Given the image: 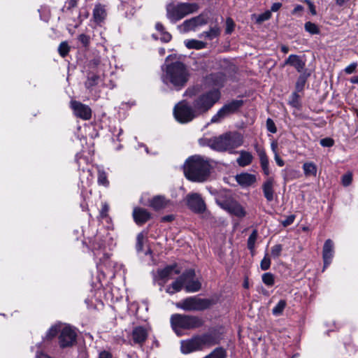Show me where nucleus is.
Here are the masks:
<instances>
[{"instance_id": "obj_57", "label": "nucleus", "mask_w": 358, "mask_h": 358, "mask_svg": "<svg viewBox=\"0 0 358 358\" xmlns=\"http://www.w3.org/2000/svg\"><path fill=\"white\" fill-rule=\"evenodd\" d=\"M274 159H275L276 164L279 166H283L285 165L284 161L279 157L278 153H275V155H274Z\"/></svg>"}, {"instance_id": "obj_62", "label": "nucleus", "mask_w": 358, "mask_h": 358, "mask_svg": "<svg viewBox=\"0 0 358 358\" xmlns=\"http://www.w3.org/2000/svg\"><path fill=\"white\" fill-rule=\"evenodd\" d=\"M303 10V7L302 6L297 5V6H295V8L292 10V13L293 15H295V14H296L299 12H301Z\"/></svg>"}, {"instance_id": "obj_44", "label": "nucleus", "mask_w": 358, "mask_h": 358, "mask_svg": "<svg viewBox=\"0 0 358 358\" xmlns=\"http://www.w3.org/2000/svg\"><path fill=\"white\" fill-rule=\"evenodd\" d=\"M282 250V247L281 245H280V244L275 245L274 246H273L271 248V256L273 258H278L280 255Z\"/></svg>"}, {"instance_id": "obj_7", "label": "nucleus", "mask_w": 358, "mask_h": 358, "mask_svg": "<svg viewBox=\"0 0 358 358\" xmlns=\"http://www.w3.org/2000/svg\"><path fill=\"white\" fill-rule=\"evenodd\" d=\"M203 320L196 316L174 314L171 317V324L176 332L178 329H196L203 325Z\"/></svg>"}, {"instance_id": "obj_29", "label": "nucleus", "mask_w": 358, "mask_h": 358, "mask_svg": "<svg viewBox=\"0 0 358 358\" xmlns=\"http://www.w3.org/2000/svg\"><path fill=\"white\" fill-rule=\"evenodd\" d=\"M303 173L306 177L314 176L317 175V166L313 162H306L302 166Z\"/></svg>"}, {"instance_id": "obj_63", "label": "nucleus", "mask_w": 358, "mask_h": 358, "mask_svg": "<svg viewBox=\"0 0 358 358\" xmlns=\"http://www.w3.org/2000/svg\"><path fill=\"white\" fill-rule=\"evenodd\" d=\"M155 28L157 31H159L160 33H162L163 31H165V29L163 26V24L160 22H157L155 24Z\"/></svg>"}, {"instance_id": "obj_40", "label": "nucleus", "mask_w": 358, "mask_h": 358, "mask_svg": "<svg viewBox=\"0 0 358 358\" xmlns=\"http://www.w3.org/2000/svg\"><path fill=\"white\" fill-rule=\"evenodd\" d=\"M145 236L143 233H140L137 236L136 250L138 252L143 251V244L145 241Z\"/></svg>"}, {"instance_id": "obj_13", "label": "nucleus", "mask_w": 358, "mask_h": 358, "mask_svg": "<svg viewBox=\"0 0 358 358\" xmlns=\"http://www.w3.org/2000/svg\"><path fill=\"white\" fill-rule=\"evenodd\" d=\"M207 23V20L203 15H199L185 20L178 27L180 32L186 33L190 31H194L196 28Z\"/></svg>"}, {"instance_id": "obj_60", "label": "nucleus", "mask_w": 358, "mask_h": 358, "mask_svg": "<svg viewBox=\"0 0 358 358\" xmlns=\"http://www.w3.org/2000/svg\"><path fill=\"white\" fill-rule=\"evenodd\" d=\"M98 358H112V355L108 352L102 351L99 353Z\"/></svg>"}, {"instance_id": "obj_22", "label": "nucleus", "mask_w": 358, "mask_h": 358, "mask_svg": "<svg viewBox=\"0 0 358 358\" xmlns=\"http://www.w3.org/2000/svg\"><path fill=\"white\" fill-rule=\"evenodd\" d=\"M237 182L243 187H248L256 182V176L248 173H242L236 176Z\"/></svg>"}, {"instance_id": "obj_51", "label": "nucleus", "mask_w": 358, "mask_h": 358, "mask_svg": "<svg viewBox=\"0 0 358 358\" xmlns=\"http://www.w3.org/2000/svg\"><path fill=\"white\" fill-rule=\"evenodd\" d=\"M78 0H66L64 7L68 10H71L77 6Z\"/></svg>"}, {"instance_id": "obj_52", "label": "nucleus", "mask_w": 358, "mask_h": 358, "mask_svg": "<svg viewBox=\"0 0 358 358\" xmlns=\"http://www.w3.org/2000/svg\"><path fill=\"white\" fill-rule=\"evenodd\" d=\"M320 144L324 147H331L334 145V141L329 138H323L320 141Z\"/></svg>"}, {"instance_id": "obj_25", "label": "nucleus", "mask_w": 358, "mask_h": 358, "mask_svg": "<svg viewBox=\"0 0 358 358\" xmlns=\"http://www.w3.org/2000/svg\"><path fill=\"white\" fill-rule=\"evenodd\" d=\"M169 200L163 196H155L150 201V206L158 210L167 207L169 205Z\"/></svg>"}, {"instance_id": "obj_45", "label": "nucleus", "mask_w": 358, "mask_h": 358, "mask_svg": "<svg viewBox=\"0 0 358 358\" xmlns=\"http://www.w3.org/2000/svg\"><path fill=\"white\" fill-rule=\"evenodd\" d=\"M352 174L351 173H348L342 176L341 182L343 186H349L352 183Z\"/></svg>"}, {"instance_id": "obj_58", "label": "nucleus", "mask_w": 358, "mask_h": 358, "mask_svg": "<svg viewBox=\"0 0 358 358\" xmlns=\"http://www.w3.org/2000/svg\"><path fill=\"white\" fill-rule=\"evenodd\" d=\"M282 6V3L280 2L273 3L271 7V12L278 11Z\"/></svg>"}, {"instance_id": "obj_20", "label": "nucleus", "mask_w": 358, "mask_h": 358, "mask_svg": "<svg viewBox=\"0 0 358 358\" xmlns=\"http://www.w3.org/2000/svg\"><path fill=\"white\" fill-rule=\"evenodd\" d=\"M148 331L147 328L138 326L134 328L131 333V336L134 343L137 344L143 343L147 339Z\"/></svg>"}, {"instance_id": "obj_14", "label": "nucleus", "mask_w": 358, "mask_h": 358, "mask_svg": "<svg viewBox=\"0 0 358 358\" xmlns=\"http://www.w3.org/2000/svg\"><path fill=\"white\" fill-rule=\"evenodd\" d=\"M188 207L194 212L201 213L206 210V204L201 195L197 193L189 194L186 196Z\"/></svg>"}, {"instance_id": "obj_35", "label": "nucleus", "mask_w": 358, "mask_h": 358, "mask_svg": "<svg viewBox=\"0 0 358 358\" xmlns=\"http://www.w3.org/2000/svg\"><path fill=\"white\" fill-rule=\"evenodd\" d=\"M305 30L310 34H318L320 33V29L317 24L311 22H307L304 25Z\"/></svg>"}, {"instance_id": "obj_1", "label": "nucleus", "mask_w": 358, "mask_h": 358, "mask_svg": "<svg viewBox=\"0 0 358 358\" xmlns=\"http://www.w3.org/2000/svg\"><path fill=\"white\" fill-rule=\"evenodd\" d=\"M171 57L172 56L170 55L166 59L162 80L164 84L171 85L176 89L180 90L187 83L189 79V72L185 64L180 62L176 61L169 64Z\"/></svg>"}, {"instance_id": "obj_33", "label": "nucleus", "mask_w": 358, "mask_h": 358, "mask_svg": "<svg viewBox=\"0 0 358 358\" xmlns=\"http://www.w3.org/2000/svg\"><path fill=\"white\" fill-rule=\"evenodd\" d=\"M287 306V302L284 299H281L278 301V303L273 307L272 309V313L275 316H280L282 314L285 307Z\"/></svg>"}, {"instance_id": "obj_34", "label": "nucleus", "mask_w": 358, "mask_h": 358, "mask_svg": "<svg viewBox=\"0 0 358 358\" xmlns=\"http://www.w3.org/2000/svg\"><path fill=\"white\" fill-rule=\"evenodd\" d=\"M226 356L227 352L225 350L222 348H217L204 358H225Z\"/></svg>"}, {"instance_id": "obj_55", "label": "nucleus", "mask_w": 358, "mask_h": 358, "mask_svg": "<svg viewBox=\"0 0 358 358\" xmlns=\"http://www.w3.org/2000/svg\"><path fill=\"white\" fill-rule=\"evenodd\" d=\"M304 2L308 4L311 14L315 15L317 12L314 4L310 0H304Z\"/></svg>"}, {"instance_id": "obj_54", "label": "nucleus", "mask_w": 358, "mask_h": 358, "mask_svg": "<svg viewBox=\"0 0 358 358\" xmlns=\"http://www.w3.org/2000/svg\"><path fill=\"white\" fill-rule=\"evenodd\" d=\"M161 35H162L161 40L164 42H166V43L169 42L171 39V35L166 31L161 33Z\"/></svg>"}, {"instance_id": "obj_28", "label": "nucleus", "mask_w": 358, "mask_h": 358, "mask_svg": "<svg viewBox=\"0 0 358 358\" xmlns=\"http://www.w3.org/2000/svg\"><path fill=\"white\" fill-rule=\"evenodd\" d=\"M220 28L215 25L210 28L208 31L201 33L199 36L201 38L208 39L209 41L213 40L217 38L220 34Z\"/></svg>"}, {"instance_id": "obj_6", "label": "nucleus", "mask_w": 358, "mask_h": 358, "mask_svg": "<svg viewBox=\"0 0 358 358\" xmlns=\"http://www.w3.org/2000/svg\"><path fill=\"white\" fill-rule=\"evenodd\" d=\"M220 92L218 90H211L196 96L192 102L198 116L206 113L220 99Z\"/></svg>"}, {"instance_id": "obj_37", "label": "nucleus", "mask_w": 358, "mask_h": 358, "mask_svg": "<svg viewBox=\"0 0 358 358\" xmlns=\"http://www.w3.org/2000/svg\"><path fill=\"white\" fill-rule=\"evenodd\" d=\"M98 183L100 185L108 186V181L106 172L102 169L98 170Z\"/></svg>"}, {"instance_id": "obj_53", "label": "nucleus", "mask_w": 358, "mask_h": 358, "mask_svg": "<svg viewBox=\"0 0 358 358\" xmlns=\"http://www.w3.org/2000/svg\"><path fill=\"white\" fill-rule=\"evenodd\" d=\"M109 210V206L107 203H103L102 204V208H101V212H100V215L102 218L105 217L107 216V213Z\"/></svg>"}, {"instance_id": "obj_26", "label": "nucleus", "mask_w": 358, "mask_h": 358, "mask_svg": "<svg viewBox=\"0 0 358 358\" xmlns=\"http://www.w3.org/2000/svg\"><path fill=\"white\" fill-rule=\"evenodd\" d=\"M263 192L265 198L268 201H271L273 199V179L269 178L263 184Z\"/></svg>"}, {"instance_id": "obj_15", "label": "nucleus", "mask_w": 358, "mask_h": 358, "mask_svg": "<svg viewBox=\"0 0 358 358\" xmlns=\"http://www.w3.org/2000/svg\"><path fill=\"white\" fill-rule=\"evenodd\" d=\"M71 107L76 116L85 120L91 118L92 110L88 106L76 101H72Z\"/></svg>"}, {"instance_id": "obj_10", "label": "nucleus", "mask_w": 358, "mask_h": 358, "mask_svg": "<svg viewBox=\"0 0 358 358\" xmlns=\"http://www.w3.org/2000/svg\"><path fill=\"white\" fill-rule=\"evenodd\" d=\"M173 114L180 123H187L198 117L193 106H189L186 101L178 103L174 108Z\"/></svg>"}, {"instance_id": "obj_61", "label": "nucleus", "mask_w": 358, "mask_h": 358, "mask_svg": "<svg viewBox=\"0 0 358 358\" xmlns=\"http://www.w3.org/2000/svg\"><path fill=\"white\" fill-rule=\"evenodd\" d=\"M271 148L274 155H275V153H278V143L276 141H273L271 143Z\"/></svg>"}, {"instance_id": "obj_4", "label": "nucleus", "mask_w": 358, "mask_h": 358, "mask_svg": "<svg viewBox=\"0 0 358 358\" xmlns=\"http://www.w3.org/2000/svg\"><path fill=\"white\" fill-rule=\"evenodd\" d=\"M243 143V136L237 132H228L206 140V145L217 151L233 150L241 146Z\"/></svg>"}, {"instance_id": "obj_18", "label": "nucleus", "mask_w": 358, "mask_h": 358, "mask_svg": "<svg viewBox=\"0 0 358 358\" xmlns=\"http://www.w3.org/2000/svg\"><path fill=\"white\" fill-rule=\"evenodd\" d=\"M334 245L333 241L331 239H327L324 244L322 252L324 267L331 264L334 253Z\"/></svg>"}, {"instance_id": "obj_11", "label": "nucleus", "mask_w": 358, "mask_h": 358, "mask_svg": "<svg viewBox=\"0 0 358 358\" xmlns=\"http://www.w3.org/2000/svg\"><path fill=\"white\" fill-rule=\"evenodd\" d=\"M243 103L242 100H233L224 104L217 113L212 117L210 122L212 123L221 122L224 118L236 112L242 106Z\"/></svg>"}, {"instance_id": "obj_17", "label": "nucleus", "mask_w": 358, "mask_h": 358, "mask_svg": "<svg viewBox=\"0 0 358 358\" xmlns=\"http://www.w3.org/2000/svg\"><path fill=\"white\" fill-rule=\"evenodd\" d=\"M181 352L183 354H189L194 351L201 350V343L199 337L194 336L191 339L181 342Z\"/></svg>"}, {"instance_id": "obj_23", "label": "nucleus", "mask_w": 358, "mask_h": 358, "mask_svg": "<svg viewBox=\"0 0 358 358\" xmlns=\"http://www.w3.org/2000/svg\"><path fill=\"white\" fill-rule=\"evenodd\" d=\"M287 64L294 66L298 72H301L305 67V62L296 55H290L289 56L285 62L284 66Z\"/></svg>"}, {"instance_id": "obj_31", "label": "nucleus", "mask_w": 358, "mask_h": 358, "mask_svg": "<svg viewBox=\"0 0 358 358\" xmlns=\"http://www.w3.org/2000/svg\"><path fill=\"white\" fill-rule=\"evenodd\" d=\"M255 149L257 153V155L259 156L261 166L268 165V159L264 149L259 147L257 144L255 145Z\"/></svg>"}, {"instance_id": "obj_3", "label": "nucleus", "mask_w": 358, "mask_h": 358, "mask_svg": "<svg viewBox=\"0 0 358 358\" xmlns=\"http://www.w3.org/2000/svg\"><path fill=\"white\" fill-rule=\"evenodd\" d=\"M201 282L195 278V272L189 269L167 287L166 291L170 294L180 292L182 288L187 292H196L201 289Z\"/></svg>"}, {"instance_id": "obj_47", "label": "nucleus", "mask_w": 358, "mask_h": 358, "mask_svg": "<svg viewBox=\"0 0 358 358\" xmlns=\"http://www.w3.org/2000/svg\"><path fill=\"white\" fill-rule=\"evenodd\" d=\"M266 127L267 129L273 134H275L277 131L275 123L271 118H268L266 120Z\"/></svg>"}, {"instance_id": "obj_16", "label": "nucleus", "mask_w": 358, "mask_h": 358, "mask_svg": "<svg viewBox=\"0 0 358 358\" xmlns=\"http://www.w3.org/2000/svg\"><path fill=\"white\" fill-rule=\"evenodd\" d=\"M180 270L176 264L166 266L163 269L157 271L158 279L163 281V283L167 282L169 279L173 278L175 275L179 274Z\"/></svg>"}, {"instance_id": "obj_2", "label": "nucleus", "mask_w": 358, "mask_h": 358, "mask_svg": "<svg viewBox=\"0 0 358 358\" xmlns=\"http://www.w3.org/2000/svg\"><path fill=\"white\" fill-rule=\"evenodd\" d=\"M210 165L201 156H193L187 159L184 165L186 178L193 182H202L210 176Z\"/></svg>"}, {"instance_id": "obj_59", "label": "nucleus", "mask_w": 358, "mask_h": 358, "mask_svg": "<svg viewBox=\"0 0 358 358\" xmlns=\"http://www.w3.org/2000/svg\"><path fill=\"white\" fill-rule=\"evenodd\" d=\"M174 220V216L173 215H166L162 217L161 220L164 222H170Z\"/></svg>"}, {"instance_id": "obj_42", "label": "nucleus", "mask_w": 358, "mask_h": 358, "mask_svg": "<svg viewBox=\"0 0 358 358\" xmlns=\"http://www.w3.org/2000/svg\"><path fill=\"white\" fill-rule=\"evenodd\" d=\"M271 266V259L268 257V255L266 253L264 257L262 259L260 263V267L262 270L266 271L270 268Z\"/></svg>"}, {"instance_id": "obj_32", "label": "nucleus", "mask_w": 358, "mask_h": 358, "mask_svg": "<svg viewBox=\"0 0 358 358\" xmlns=\"http://www.w3.org/2000/svg\"><path fill=\"white\" fill-rule=\"evenodd\" d=\"M62 328V324H57L55 325L52 326L48 331L44 339L48 341L51 340L52 338L56 336L59 331L61 332Z\"/></svg>"}, {"instance_id": "obj_48", "label": "nucleus", "mask_w": 358, "mask_h": 358, "mask_svg": "<svg viewBox=\"0 0 358 358\" xmlns=\"http://www.w3.org/2000/svg\"><path fill=\"white\" fill-rule=\"evenodd\" d=\"M78 40L85 47L88 46L90 41V36L84 34L78 36Z\"/></svg>"}, {"instance_id": "obj_19", "label": "nucleus", "mask_w": 358, "mask_h": 358, "mask_svg": "<svg viewBox=\"0 0 358 358\" xmlns=\"http://www.w3.org/2000/svg\"><path fill=\"white\" fill-rule=\"evenodd\" d=\"M133 217L137 224L142 225L150 219L151 215L146 209L136 207L133 210Z\"/></svg>"}, {"instance_id": "obj_21", "label": "nucleus", "mask_w": 358, "mask_h": 358, "mask_svg": "<svg viewBox=\"0 0 358 358\" xmlns=\"http://www.w3.org/2000/svg\"><path fill=\"white\" fill-rule=\"evenodd\" d=\"M106 16L107 13L105 6L99 3L96 4L93 9L92 13L94 22L97 24H100L102 22H103Z\"/></svg>"}, {"instance_id": "obj_27", "label": "nucleus", "mask_w": 358, "mask_h": 358, "mask_svg": "<svg viewBox=\"0 0 358 358\" xmlns=\"http://www.w3.org/2000/svg\"><path fill=\"white\" fill-rule=\"evenodd\" d=\"M239 157L237 158L236 162L241 167H245L250 164L253 159L252 154L248 151L241 150L239 152Z\"/></svg>"}, {"instance_id": "obj_36", "label": "nucleus", "mask_w": 358, "mask_h": 358, "mask_svg": "<svg viewBox=\"0 0 358 358\" xmlns=\"http://www.w3.org/2000/svg\"><path fill=\"white\" fill-rule=\"evenodd\" d=\"M99 76L96 75H92L88 76L87 80H86L85 85L87 89H90L91 87L96 85L99 81Z\"/></svg>"}, {"instance_id": "obj_39", "label": "nucleus", "mask_w": 358, "mask_h": 358, "mask_svg": "<svg viewBox=\"0 0 358 358\" xmlns=\"http://www.w3.org/2000/svg\"><path fill=\"white\" fill-rule=\"evenodd\" d=\"M262 281L265 285L272 286L274 284V276L271 273H265L262 275Z\"/></svg>"}, {"instance_id": "obj_46", "label": "nucleus", "mask_w": 358, "mask_h": 358, "mask_svg": "<svg viewBox=\"0 0 358 358\" xmlns=\"http://www.w3.org/2000/svg\"><path fill=\"white\" fill-rule=\"evenodd\" d=\"M306 83V78L304 76H299V78L297 80V82L296 83V89L298 92L301 91L305 85Z\"/></svg>"}, {"instance_id": "obj_50", "label": "nucleus", "mask_w": 358, "mask_h": 358, "mask_svg": "<svg viewBox=\"0 0 358 358\" xmlns=\"http://www.w3.org/2000/svg\"><path fill=\"white\" fill-rule=\"evenodd\" d=\"M357 66V64L356 62H353L346 66L344 71L347 74H351L355 71Z\"/></svg>"}, {"instance_id": "obj_49", "label": "nucleus", "mask_w": 358, "mask_h": 358, "mask_svg": "<svg viewBox=\"0 0 358 358\" xmlns=\"http://www.w3.org/2000/svg\"><path fill=\"white\" fill-rule=\"evenodd\" d=\"M271 16V11L267 10V11L264 12V13L259 15L258 16L257 20L258 22H264V21H266V20H268V19H270Z\"/></svg>"}, {"instance_id": "obj_56", "label": "nucleus", "mask_w": 358, "mask_h": 358, "mask_svg": "<svg viewBox=\"0 0 358 358\" xmlns=\"http://www.w3.org/2000/svg\"><path fill=\"white\" fill-rule=\"evenodd\" d=\"M294 218L295 217L294 215H290L287 217V219L282 222V224L286 227L292 224L294 220Z\"/></svg>"}, {"instance_id": "obj_43", "label": "nucleus", "mask_w": 358, "mask_h": 358, "mask_svg": "<svg viewBox=\"0 0 358 358\" xmlns=\"http://www.w3.org/2000/svg\"><path fill=\"white\" fill-rule=\"evenodd\" d=\"M235 27V24L233 20L231 17H228L226 20V29H225V33L227 34H231Z\"/></svg>"}, {"instance_id": "obj_9", "label": "nucleus", "mask_w": 358, "mask_h": 358, "mask_svg": "<svg viewBox=\"0 0 358 358\" xmlns=\"http://www.w3.org/2000/svg\"><path fill=\"white\" fill-rule=\"evenodd\" d=\"M217 204L229 214L242 218L245 216L246 212L244 208L231 196H223L220 194L216 198Z\"/></svg>"}, {"instance_id": "obj_64", "label": "nucleus", "mask_w": 358, "mask_h": 358, "mask_svg": "<svg viewBox=\"0 0 358 358\" xmlns=\"http://www.w3.org/2000/svg\"><path fill=\"white\" fill-rule=\"evenodd\" d=\"M36 358H51L50 357H49L48 355H45L42 352H36Z\"/></svg>"}, {"instance_id": "obj_30", "label": "nucleus", "mask_w": 358, "mask_h": 358, "mask_svg": "<svg viewBox=\"0 0 358 358\" xmlns=\"http://www.w3.org/2000/svg\"><path fill=\"white\" fill-rule=\"evenodd\" d=\"M186 47L189 49L201 50L206 46V43L199 40L191 39L185 41Z\"/></svg>"}, {"instance_id": "obj_38", "label": "nucleus", "mask_w": 358, "mask_h": 358, "mask_svg": "<svg viewBox=\"0 0 358 358\" xmlns=\"http://www.w3.org/2000/svg\"><path fill=\"white\" fill-rule=\"evenodd\" d=\"M69 50H70V48H69L67 42L64 41L59 44V48H58V52L62 57H66L68 55Z\"/></svg>"}, {"instance_id": "obj_5", "label": "nucleus", "mask_w": 358, "mask_h": 358, "mask_svg": "<svg viewBox=\"0 0 358 358\" xmlns=\"http://www.w3.org/2000/svg\"><path fill=\"white\" fill-rule=\"evenodd\" d=\"M198 9L199 6L195 3H170L166 8V17L172 23H176Z\"/></svg>"}, {"instance_id": "obj_41", "label": "nucleus", "mask_w": 358, "mask_h": 358, "mask_svg": "<svg viewBox=\"0 0 358 358\" xmlns=\"http://www.w3.org/2000/svg\"><path fill=\"white\" fill-rule=\"evenodd\" d=\"M257 231H253L252 234L250 235L248 240V247L250 250H253L255 247V243L257 240Z\"/></svg>"}, {"instance_id": "obj_24", "label": "nucleus", "mask_w": 358, "mask_h": 358, "mask_svg": "<svg viewBox=\"0 0 358 358\" xmlns=\"http://www.w3.org/2000/svg\"><path fill=\"white\" fill-rule=\"evenodd\" d=\"M198 337L201 343V349L205 347H210L218 343V339L215 334L211 333L198 336Z\"/></svg>"}, {"instance_id": "obj_8", "label": "nucleus", "mask_w": 358, "mask_h": 358, "mask_svg": "<svg viewBox=\"0 0 358 358\" xmlns=\"http://www.w3.org/2000/svg\"><path fill=\"white\" fill-rule=\"evenodd\" d=\"M213 304V300L189 296L176 303V307L186 311H201L208 308Z\"/></svg>"}, {"instance_id": "obj_12", "label": "nucleus", "mask_w": 358, "mask_h": 358, "mask_svg": "<svg viewBox=\"0 0 358 358\" xmlns=\"http://www.w3.org/2000/svg\"><path fill=\"white\" fill-rule=\"evenodd\" d=\"M76 332L72 327L64 324L59 336V343L62 348L72 346L76 341Z\"/></svg>"}]
</instances>
